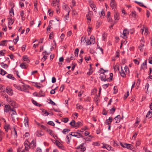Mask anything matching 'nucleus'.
I'll list each match as a JSON object with an SVG mask.
<instances>
[{
    "label": "nucleus",
    "instance_id": "412c9836",
    "mask_svg": "<svg viewBox=\"0 0 152 152\" xmlns=\"http://www.w3.org/2000/svg\"><path fill=\"white\" fill-rule=\"evenodd\" d=\"M90 5L94 12H96L97 8L96 5L93 3H91L90 4Z\"/></svg>",
    "mask_w": 152,
    "mask_h": 152
},
{
    "label": "nucleus",
    "instance_id": "f704fd0d",
    "mask_svg": "<svg viewBox=\"0 0 152 152\" xmlns=\"http://www.w3.org/2000/svg\"><path fill=\"white\" fill-rule=\"evenodd\" d=\"M70 131V130L67 129H65L63 130L62 132L65 134H66Z\"/></svg>",
    "mask_w": 152,
    "mask_h": 152
},
{
    "label": "nucleus",
    "instance_id": "cd10ccee",
    "mask_svg": "<svg viewBox=\"0 0 152 152\" xmlns=\"http://www.w3.org/2000/svg\"><path fill=\"white\" fill-rule=\"evenodd\" d=\"M62 8L64 10L67 11L68 12V11H69V7L65 4H64V5L62 6Z\"/></svg>",
    "mask_w": 152,
    "mask_h": 152
},
{
    "label": "nucleus",
    "instance_id": "dca6fc26",
    "mask_svg": "<svg viewBox=\"0 0 152 152\" xmlns=\"http://www.w3.org/2000/svg\"><path fill=\"white\" fill-rule=\"evenodd\" d=\"M147 61L145 60L141 65L140 67L141 69L145 70L147 68Z\"/></svg>",
    "mask_w": 152,
    "mask_h": 152
},
{
    "label": "nucleus",
    "instance_id": "a18cd8bd",
    "mask_svg": "<svg viewBox=\"0 0 152 152\" xmlns=\"http://www.w3.org/2000/svg\"><path fill=\"white\" fill-rule=\"evenodd\" d=\"M76 108L77 109H81L83 108V107L82 105L77 104L76 105Z\"/></svg>",
    "mask_w": 152,
    "mask_h": 152
},
{
    "label": "nucleus",
    "instance_id": "13d9d810",
    "mask_svg": "<svg viewBox=\"0 0 152 152\" xmlns=\"http://www.w3.org/2000/svg\"><path fill=\"white\" fill-rule=\"evenodd\" d=\"M115 71H117V70H118V71L119 70V67L117 65H116L115 66H113V67Z\"/></svg>",
    "mask_w": 152,
    "mask_h": 152
},
{
    "label": "nucleus",
    "instance_id": "6e6d98bb",
    "mask_svg": "<svg viewBox=\"0 0 152 152\" xmlns=\"http://www.w3.org/2000/svg\"><path fill=\"white\" fill-rule=\"evenodd\" d=\"M115 108L114 107H113V108L110 109V113L111 114L113 113L115 111Z\"/></svg>",
    "mask_w": 152,
    "mask_h": 152
},
{
    "label": "nucleus",
    "instance_id": "f8f14e48",
    "mask_svg": "<svg viewBox=\"0 0 152 152\" xmlns=\"http://www.w3.org/2000/svg\"><path fill=\"white\" fill-rule=\"evenodd\" d=\"M121 120V116L120 115H118L115 117L113 120V121L115 123H119Z\"/></svg>",
    "mask_w": 152,
    "mask_h": 152
},
{
    "label": "nucleus",
    "instance_id": "f3484780",
    "mask_svg": "<svg viewBox=\"0 0 152 152\" xmlns=\"http://www.w3.org/2000/svg\"><path fill=\"white\" fill-rule=\"evenodd\" d=\"M7 93L10 95L12 96L13 94V91L11 88L9 87H7L6 88Z\"/></svg>",
    "mask_w": 152,
    "mask_h": 152
},
{
    "label": "nucleus",
    "instance_id": "774afa93",
    "mask_svg": "<svg viewBox=\"0 0 152 152\" xmlns=\"http://www.w3.org/2000/svg\"><path fill=\"white\" fill-rule=\"evenodd\" d=\"M64 37H65V35L64 34L62 33V34H61V36L60 37V38L61 39V41L63 40V39L64 38Z\"/></svg>",
    "mask_w": 152,
    "mask_h": 152
},
{
    "label": "nucleus",
    "instance_id": "f257e3e1",
    "mask_svg": "<svg viewBox=\"0 0 152 152\" xmlns=\"http://www.w3.org/2000/svg\"><path fill=\"white\" fill-rule=\"evenodd\" d=\"M121 70L119 72V73L121 76L123 77H126V73L129 74V71L128 67L126 66L124 68V69H123L122 67L121 66Z\"/></svg>",
    "mask_w": 152,
    "mask_h": 152
},
{
    "label": "nucleus",
    "instance_id": "3c124183",
    "mask_svg": "<svg viewBox=\"0 0 152 152\" xmlns=\"http://www.w3.org/2000/svg\"><path fill=\"white\" fill-rule=\"evenodd\" d=\"M42 55H43V57L42 58L41 60L43 62L44 61L47 59V56L45 55L44 54H42Z\"/></svg>",
    "mask_w": 152,
    "mask_h": 152
},
{
    "label": "nucleus",
    "instance_id": "aec40b11",
    "mask_svg": "<svg viewBox=\"0 0 152 152\" xmlns=\"http://www.w3.org/2000/svg\"><path fill=\"white\" fill-rule=\"evenodd\" d=\"M113 118L110 117L108 119H106L105 121V123L107 125H109L110 124L111 122L113 121Z\"/></svg>",
    "mask_w": 152,
    "mask_h": 152
},
{
    "label": "nucleus",
    "instance_id": "603ef678",
    "mask_svg": "<svg viewBox=\"0 0 152 152\" xmlns=\"http://www.w3.org/2000/svg\"><path fill=\"white\" fill-rule=\"evenodd\" d=\"M90 13H88V14H87L86 15V17L87 18V19L89 20L90 21H91V18L90 17Z\"/></svg>",
    "mask_w": 152,
    "mask_h": 152
},
{
    "label": "nucleus",
    "instance_id": "8fccbe9b",
    "mask_svg": "<svg viewBox=\"0 0 152 152\" xmlns=\"http://www.w3.org/2000/svg\"><path fill=\"white\" fill-rule=\"evenodd\" d=\"M61 121L62 122H64V123H67L69 121L68 118H62L61 119Z\"/></svg>",
    "mask_w": 152,
    "mask_h": 152
},
{
    "label": "nucleus",
    "instance_id": "c03bdc74",
    "mask_svg": "<svg viewBox=\"0 0 152 152\" xmlns=\"http://www.w3.org/2000/svg\"><path fill=\"white\" fill-rule=\"evenodd\" d=\"M32 103L38 107H39L40 106V104L39 103H38L36 101H35L34 100H32Z\"/></svg>",
    "mask_w": 152,
    "mask_h": 152
},
{
    "label": "nucleus",
    "instance_id": "39448f33",
    "mask_svg": "<svg viewBox=\"0 0 152 152\" xmlns=\"http://www.w3.org/2000/svg\"><path fill=\"white\" fill-rule=\"evenodd\" d=\"M84 143H83L79 146L76 147V148L77 149V151L79 152H84L86 150V148L83 146Z\"/></svg>",
    "mask_w": 152,
    "mask_h": 152
},
{
    "label": "nucleus",
    "instance_id": "4be33fe9",
    "mask_svg": "<svg viewBox=\"0 0 152 152\" xmlns=\"http://www.w3.org/2000/svg\"><path fill=\"white\" fill-rule=\"evenodd\" d=\"M17 152H29L28 151H25L23 149L22 146L19 147L17 149Z\"/></svg>",
    "mask_w": 152,
    "mask_h": 152
},
{
    "label": "nucleus",
    "instance_id": "338daca9",
    "mask_svg": "<svg viewBox=\"0 0 152 152\" xmlns=\"http://www.w3.org/2000/svg\"><path fill=\"white\" fill-rule=\"evenodd\" d=\"M10 13L11 16H12V15H14V11L12 8L11 9V10L10 11Z\"/></svg>",
    "mask_w": 152,
    "mask_h": 152
},
{
    "label": "nucleus",
    "instance_id": "2eb2a0df",
    "mask_svg": "<svg viewBox=\"0 0 152 152\" xmlns=\"http://www.w3.org/2000/svg\"><path fill=\"white\" fill-rule=\"evenodd\" d=\"M114 17L115 20L118 21L120 19V15L117 12H114Z\"/></svg>",
    "mask_w": 152,
    "mask_h": 152
},
{
    "label": "nucleus",
    "instance_id": "680f3d73",
    "mask_svg": "<svg viewBox=\"0 0 152 152\" xmlns=\"http://www.w3.org/2000/svg\"><path fill=\"white\" fill-rule=\"evenodd\" d=\"M19 40V37L18 36L15 39H14V43L15 44H16L17 42Z\"/></svg>",
    "mask_w": 152,
    "mask_h": 152
},
{
    "label": "nucleus",
    "instance_id": "e2e57ef3",
    "mask_svg": "<svg viewBox=\"0 0 152 152\" xmlns=\"http://www.w3.org/2000/svg\"><path fill=\"white\" fill-rule=\"evenodd\" d=\"M66 141L67 143L69 144V142H70V140H69V138L68 135H67V136H66Z\"/></svg>",
    "mask_w": 152,
    "mask_h": 152
},
{
    "label": "nucleus",
    "instance_id": "2f4dec72",
    "mask_svg": "<svg viewBox=\"0 0 152 152\" xmlns=\"http://www.w3.org/2000/svg\"><path fill=\"white\" fill-rule=\"evenodd\" d=\"M75 127L76 128H78L82 125V123L80 121H78L76 123H75Z\"/></svg>",
    "mask_w": 152,
    "mask_h": 152
},
{
    "label": "nucleus",
    "instance_id": "ddd939ff",
    "mask_svg": "<svg viewBox=\"0 0 152 152\" xmlns=\"http://www.w3.org/2000/svg\"><path fill=\"white\" fill-rule=\"evenodd\" d=\"M87 45L94 44L95 43V38L93 36H91L90 38L89 42H86Z\"/></svg>",
    "mask_w": 152,
    "mask_h": 152
},
{
    "label": "nucleus",
    "instance_id": "4468645a",
    "mask_svg": "<svg viewBox=\"0 0 152 152\" xmlns=\"http://www.w3.org/2000/svg\"><path fill=\"white\" fill-rule=\"evenodd\" d=\"M12 109L9 105H6L5 106L4 110L5 112L8 113L11 111Z\"/></svg>",
    "mask_w": 152,
    "mask_h": 152
},
{
    "label": "nucleus",
    "instance_id": "423d86ee",
    "mask_svg": "<svg viewBox=\"0 0 152 152\" xmlns=\"http://www.w3.org/2000/svg\"><path fill=\"white\" fill-rule=\"evenodd\" d=\"M140 45L138 47V49L141 51L142 52L143 50V47L144 45V39L143 37H142L140 40Z\"/></svg>",
    "mask_w": 152,
    "mask_h": 152
},
{
    "label": "nucleus",
    "instance_id": "5fc2aeb1",
    "mask_svg": "<svg viewBox=\"0 0 152 152\" xmlns=\"http://www.w3.org/2000/svg\"><path fill=\"white\" fill-rule=\"evenodd\" d=\"M78 114L77 113H75L74 114H72V117L74 119H76L78 116Z\"/></svg>",
    "mask_w": 152,
    "mask_h": 152
},
{
    "label": "nucleus",
    "instance_id": "69168bd1",
    "mask_svg": "<svg viewBox=\"0 0 152 152\" xmlns=\"http://www.w3.org/2000/svg\"><path fill=\"white\" fill-rule=\"evenodd\" d=\"M48 123V124L51 125L52 126H54L55 125V124L52 121H49Z\"/></svg>",
    "mask_w": 152,
    "mask_h": 152
},
{
    "label": "nucleus",
    "instance_id": "c9c22d12",
    "mask_svg": "<svg viewBox=\"0 0 152 152\" xmlns=\"http://www.w3.org/2000/svg\"><path fill=\"white\" fill-rule=\"evenodd\" d=\"M10 103H9V104H10L12 106H13V107H15L16 104L15 102L12 100H10Z\"/></svg>",
    "mask_w": 152,
    "mask_h": 152
},
{
    "label": "nucleus",
    "instance_id": "09e8293b",
    "mask_svg": "<svg viewBox=\"0 0 152 152\" xmlns=\"http://www.w3.org/2000/svg\"><path fill=\"white\" fill-rule=\"evenodd\" d=\"M105 15L104 12L103 10H102L101 12V14L100 15V16L101 18H103Z\"/></svg>",
    "mask_w": 152,
    "mask_h": 152
},
{
    "label": "nucleus",
    "instance_id": "0e129e2a",
    "mask_svg": "<svg viewBox=\"0 0 152 152\" xmlns=\"http://www.w3.org/2000/svg\"><path fill=\"white\" fill-rule=\"evenodd\" d=\"M11 111L12 112V113L11 114V116H12L14 115H15L16 114V113L15 110H14V108H12Z\"/></svg>",
    "mask_w": 152,
    "mask_h": 152
},
{
    "label": "nucleus",
    "instance_id": "4d7b16f0",
    "mask_svg": "<svg viewBox=\"0 0 152 152\" xmlns=\"http://www.w3.org/2000/svg\"><path fill=\"white\" fill-rule=\"evenodd\" d=\"M131 14L132 15V16L134 18H136V16L137 14H136L135 11H132L131 12Z\"/></svg>",
    "mask_w": 152,
    "mask_h": 152
},
{
    "label": "nucleus",
    "instance_id": "052dcab7",
    "mask_svg": "<svg viewBox=\"0 0 152 152\" xmlns=\"http://www.w3.org/2000/svg\"><path fill=\"white\" fill-rule=\"evenodd\" d=\"M92 145H93L99 146L100 144L98 142H93L92 143Z\"/></svg>",
    "mask_w": 152,
    "mask_h": 152
},
{
    "label": "nucleus",
    "instance_id": "7ed1b4c3",
    "mask_svg": "<svg viewBox=\"0 0 152 152\" xmlns=\"http://www.w3.org/2000/svg\"><path fill=\"white\" fill-rule=\"evenodd\" d=\"M129 34V31L127 29H124L123 31L122 34H121V36L125 39H127V36Z\"/></svg>",
    "mask_w": 152,
    "mask_h": 152
},
{
    "label": "nucleus",
    "instance_id": "6ab92c4d",
    "mask_svg": "<svg viewBox=\"0 0 152 152\" xmlns=\"http://www.w3.org/2000/svg\"><path fill=\"white\" fill-rule=\"evenodd\" d=\"M36 135L38 137H41L45 134L42 131H37L36 132Z\"/></svg>",
    "mask_w": 152,
    "mask_h": 152
},
{
    "label": "nucleus",
    "instance_id": "c85d7f7f",
    "mask_svg": "<svg viewBox=\"0 0 152 152\" xmlns=\"http://www.w3.org/2000/svg\"><path fill=\"white\" fill-rule=\"evenodd\" d=\"M152 117V112L149 111L147 113L146 117L147 118H150Z\"/></svg>",
    "mask_w": 152,
    "mask_h": 152
},
{
    "label": "nucleus",
    "instance_id": "37998d69",
    "mask_svg": "<svg viewBox=\"0 0 152 152\" xmlns=\"http://www.w3.org/2000/svg\"><path fill=\"white\" fill-rule=\"evenodd\" d=\"M79 51V49L77 48H76L74 51V53L75 54V56L77 57L78 56V53Z\"/></svg>",
    "mask_w": 152,
    "mask_h": 152
},
{
    "label": "nucleus",
    "instance_id": "f03ea898",
    "mask_svg": "<svg viewBox=\"0 0 152 152\" xmlns=\"http://www.w3.org/2000/svg\"><path fill=\"white\" fill-rule=\"evenodd\" d=\"M14 86L18 90L23 91H26L27 89L26 86L24 85L20 86L18 84H14Z\"/></svg>",
    "mask_w": 152,
    "mask_h": 152
},
{
    "label": "nucleus",
    "instance_id": "20e7f679",
    "mask_svg": "<svg viewBox=\"0 0 152 152\" xmlns=\"http://www.w3.org/2000/svg\"><path fill=\"white\" fill-rule=\"evenodd\" d=\"M110 6L113 10H115L117 8V4L115 0H110Z\"/></svg>",
    "mask_w": 152,
    "mask_h": 152
},
{
    "label": "nucleus",
    "instance_id": "58836bf2",
    "mask_svg": "<svg viewBox=\"0 0 152 152\" xmlns=\"http://www.w3.org/2000/svg\"><path fill=\"white\" fill-rule=\"evenodd\" d=\"M69 124L73 127H75V126L76 125L75 121L74 120H72V121Z\"/></svg>",
    "mask_w": 152,
    "mask_h": 152
},
{
    "label": "nucleus",
    "instance_id": "b1692460",
    "mask_svg": "<svg viewBox=\"0 0 152 152\" xmlns=\"http://www.w3.org/2000/svg\"><path fill=\"white\" fill-rule=\"evenodd\" d=\"M125 148H126L128 149L132 150L133 148V146L130 144H125Z\"/></svg>",
    "mask_w": 152,
    "mask_h": 152
},
{
    "label": "nucleus",
    "instance_id": "393cba45",
    "mask_svg": "<svg viewBox=\"0 0 152 152\" xmlns=\"http://www.w3.org/2000/svg\"><path fill=\"white\" fill-rule=\"evenodd\" d=\"M29 144L30 147H31L30 148L31 149H33L36 147L35 144L34 143V142L33 140H32L30 143H29Z\"/></svg>",
    "mask_w": 152,
    "mask_h": 152
},
{
    "label": "nucleus",
    "instance_id": "49530a36",
    "mask_svg": "<svg viewBox=\"0 0 152 152\" xmlns=\"http://www.w3.org/2000/svg\"><path fill=\"white\" fill-rule=\"evenodd\" d=\"M1 66L5 69L7 68L8 67V66L7 64H5L3 63H1L0 64Z\"/></svg>",
    "mask_w": 152,
    "mask_h": 152
},
{
    "label": "nucleus",
    "instance_id": "473e14b6",
    "mask_svg": "<svg viewBox=\"0 0 152 152\" xmlns=\"http://www.w3.org/2000/svg\"><path fill=\"white\" fill-rule=\"evenodd\" d=\"M134 2L135 3L137 4H138L141 7H144L145 8H146V7L145 6H144L143 3L142 2H140L137 1H135Z\"/></svg>",
    "mask_w": 152,
    "mask_h": 152
},
{
    "label": "nucleus",
    "instance_id": "bb28decb",
    "mask_svg": "<svg viewBox=\"0 0 152 152\" xmlns=\"http://www.w3.org/2000/svg\"><path fill=\"white\" fill-rule=\"evenodd\" d=\"M12 134L16 138L17 137V132L15 128H13V130L12 131Z\"/></svg>",
    "mask_w": 152,
    "mask_h": 152
},
{
    "label": "nucleus",
    "instance_id": "ea45409f",
    "mask_svg": "<svg viewBox=\"0 0 152 152\" xmlns=\"http://www.w3.org/2000/svg\"><path fill=\"white\" fill-rule=\"evenodd\" d=\"M20 66L23 69H26V66L25 63H21L20 65Z\"/></svg>",
    "mask_w": 152,
    "mask_h": 152
},
{
    "label": "nucleus",
    "instance_id": "c756f323",
    "mask_svg": "<svg viewBox=\"0 0 152 152\" xmlns=\"http://www.w3.org/2000/svg\"><path fill=\"white\" fill-rule=\"evenodd\" d=\"M6 77L12 80H15V78L13 77V75L11 74H9L8 75L6 76Z\"/></svg>",
    "mask_w": 152,
    "mask_h": 152
},
{
    "label": "nucleus",
    "instance_id": "72a5a7b5",
    "mask_svg": "<svg viewBox=\"0 0 152 152\" xmlns=\"http://www.w3.org/2000/svg\"><path fill=\"white\" fill-rule=\"evenodd\" d=\"M8 20L9 25H11L14 22V20L12 18H8Z\"/></svg>",
    "mask_w": 152,
    "mask_h": 152
},
{
    "label": "nucleus",
    "instance_id": "864d4df0",
    "mask_svg": "<svg viewBox=\"0 0 152 152\" xmlns=\"http://www.w3.org/2000/svg\"><path fill=\"white\" fill-rule=\"evenodd\" d=\"M48 12L49 13V15L50 16L52 17L53 15V12L51 11L50 9L48 10Z\"/></svg>",
    "mask_w": 152,
    "mask_h": 152
},
{
    "label": "nucleus",
    "instance_id": "a878e982",
    "mask_svg": "<svg viewBox=\"0 0 152 152\" xmlns=\"http://www.w3.org/2000/svg\"><path fill=\"white\" fill-rule=\"evenodd\" d=\"M56 145L60 149L62 150H64L65 148L64 146L60 142L57 143H56Z\"/></svg>",
    "mask_w": 152,
    "mask_h": 152
},
{
    "label": "nucleus",
    "instance_id": "bf43d9fd",
    "mask_svg": "<svg viewBox=\"0 0 152 152\" xmlns=\"http://www.w3.org/2000/svg\"><path fill=\"white\" fill-rule=\"evenodd\" d=\"M140 144L141 141L140 140H137L136 142V147H137V146H139L140 145Z\"/></svg>",
    "mask_w": 152,
    "mask_h": 152
},
{
    "label": "nucleus",
    "instance_id": "de8ad7c7",
    "mask_svg": "<svg viewBox=\"0 0 152 152\" xmlns=\"http://www.w3.org/2000/svg\"><path fill=\"white\" fill-rule=\"evenodd\" d=\"M42 112L43 113V115H44L45 116H47L49 114L47 112L46 110H42Z\"/></svg>",
    "mask_w": 152,
    "mask_h": 152
},
{
    "label": "nucleus",
    "instance_id": "a19ab883",
    "mask_svg": "<svg viewBox=\"0 0 152 152\" xmlns=\"http://www.w3.org/2000/svg\"><path fill=\"white\" fill-rule=\"evenodd\" d=\"M7 72H6L3 70L2 69H0V74L2 75H5L6 74Z\"/></svg>",
    "mask_w": 152,
    "mask_h": 152
},
{
    "label": "nucleus",
    "instance_id": "7c9ffc66",
    "mask_svg": "<svg viewBox=\"0 0 152 152\" xmlns=\"http://www.w3.org/2000/svg\"><path fill=\"white\" fill-rule=\"evenodd\" d=\"M69 11H68L67 14L65 15L64 18V20L66 21V20H68L69 19Z\"/></svg>",
    "mask_w": 152,
    "mask_h": 152
},
{
    "label": "nucleus",
    "instance_id": "0eeeda50",
    "mask_svg": "<svg viewBox=\"0 0 152 152\" xmlns=\"http://www.w3.org/2000/svg\"><path fill=\"white\" fill-rule=\"evenodd\" d=\"M24 148H23L24 150L29 151L31 147H30L29 142L28 141L26 140L25 141L24 143Z\"/></svg>",
    "mask_w": 152,
    "mask_h": 152
},
{
    "label": "nucleus",
    "instance_id": "1a4fd4ad",
    "mask_svg": "<svg viewBox=\"0 0 152 152\" xmlns=\"http://www.w3.org/2000/svg\"><path fill=\"white\" fill-rule=\"evenodd\" d=\"M41 127L44 129L46 130V132H47L49 134H50L51 136L54 137V133L52 130L46 128V127L44 126H42Z\"/></svg>",
    "mask_w": 152,
    "mask_h": 152
},
{
    "label": "nucleus",
    "instance_id": "9b49d317",
    "mask_svg": "<svg viewBox=\"0 0 152 152\" xmlns=\"http://www.w3.org/2000/svg\"><path fill=\"white\" fill-rule=\"evenodd\" d=\"M3 119L4 121V122L5 123V124L4 125V128L5 130V131L7 132L8 131L9 129L10 128V125L6 123L5 120L4 118H3Z\"/></svg>",
    "mask_w": 152,
    "mask_h": 152
},
{
    "label": "nucleus",
    "instance_id": "e433bc0d",
    "mask_svg": "<svg viewBox=\"0 0 152 152\" xmlns=\"http://www.w3.org/2000/svg\"><path fill=\"white\" fill-rule=\"evenodd\" d=\"M107 146L106 147V149L109 151H114V149L112 148L111 146L107 145Z\"/></svg>",
    "mask_w": 152,
    "mask_h": 152
},
{
    "label": "nucleus",
    "instance_id": "5701e85b",
    "mask_svg": "<svg viewBox=\"0 0 152 152\" xmlns=\"http://www.w3.org/2000/svg\"><path fill=\"white\" fill-rule=\"evenodd\" d=\"M22 59L23 61H26L27 63L29 62L30 61L28 56L26 55H24L23 56Z\"/></svg>",
    "mask_w": 152,
    "mask_h": 152
},
{
    "label": "nucleus",
    "instance_id": "79ce46f5",
    "mask_svg": "<svg viewBox=\"0 0 152 152\" xmlns=\"http://www.w3.org/2000/svg\"><path fill=\"white\" fill-rule=\"evenodd\" d=\"M144 29H145V32H144V34L145 36H147L148 35V34L149 33V31H148V28L146 27H144Z\"/></svg>",
    "mask_w": 152,
    "mask_h": 152
},
{
    "label": "nucleus",
    "instance_id": "6e6552de",
    "mask_svg": "<svg viewBox=\"0 0 152 152\" xmlns=\"http://www.w3.org/2000/svg\"><path fill=\"white\" fill-rule=\"evenodd\" d=\"M69 134L72 135V136L78 138L83 137L82 134L78 132H72L70 133Z\"/></svg>",
    "mask_w": 152,
    "mask_h": 152
},
{
    "label": "nucleus",
    "instance_id": "a211bd4d",
    "mask_svg": "<svg viewBox=\"0 0 152 152\" xmlns=\"http://www.w3.org/2000/svg\"><path fill=\"white\" fill-rule=\"evenodd\" d=\"M28 118L27 117H25L23 122L24 125L26 127H28Z\"/></svg>",
    "mask_w": 152,
    "mask_h": 152
},
{
    "label": "nucleus",
    "instance_id": "9d476101",
    "mask_svg": "<svg viewBox=\"0 0 152 152\" xmlns=\"http://www.w3.org/2000/svg\"><path fill=\"white\" fill-rule=\"evenodd\" d=\"M100 78L102 80L104 81H108L109 78L108 77L107 78L106 76L104 73L101 74L100 75Z\"/></svg>",
    "mask_w": 152,
    "mask_h": 152
},
{
    "label": "nucleus",
    "instance_id": "4c0bfd02",
    "mask_svg": "<svg viewBox=\"0 0 152 152\" xmlns=\"http://www.w3.org/2000/svg\"><path fill=\"white\" fill-rule=\"evenodd\" d=\"M8 41L7 40H4L0 42V46H4L6 42Z\"/></svg>",
    "mask_w": 152,
    "mask_h": 152
}]
</instances>
